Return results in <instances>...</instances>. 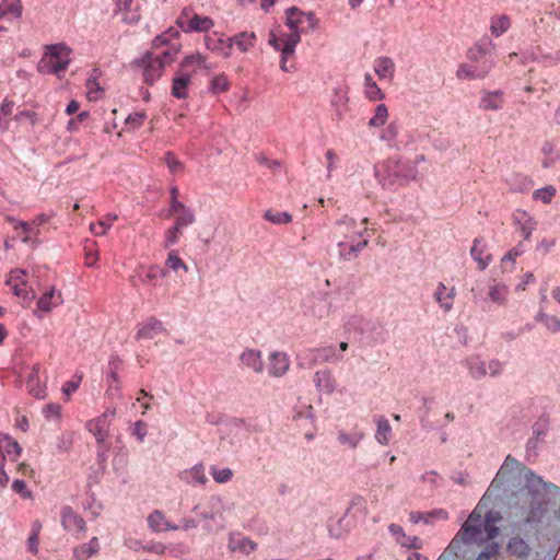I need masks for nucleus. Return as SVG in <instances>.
Returning a JSON list of instances; mask_svg holds the SVG:
<instances>
[{"label":"nucleus","instance_id":"obj_38","mask_svg":"<svg viewBox=\"0 0 560 560\" xmlns=\"http://www.w3.org/2000/svg\"><path fill=\"white\" fill-rule=\"evenodd\" d=\"M392 433V428L386 418H380L377 420V429L375 433L376 441L382 445H387L389 443Z\"/></svg>","mask_w":560,"mask_h":560},{"label":"nucleus","instance_id":"obj_15","mask_svg":"<svg viewBox=\"0 0 560 560\" xmlns=\"http://www.w3.org/2000/svg\"><path fill=\"white\" fill-rule=\"evenodd\" d=\"M191 80L190 71H183L178 69V72L172 80L171 94L175 98L185 100L188 96V85Z\"/></svg>","mask_w":560,"mask_h":560},{"label":"nucleus","instance_id":"obj_37","mask_svg":"<svg viewBox=\"0 0 560 560\" xmlns=\"http://www.w3.org/2000/svg\"><path fill=\"white\" fill-rule=\"evenodd\" d=\"M55 298V289L51 288L49 291L45 292L37 301V308L42 312L48 313L56 305L61 303V293H58L57 302H52L51 300Z\"/></svg>","mask_w":560,"mask_h":560},{"label":"nucleus","instance_id":"obj_9","mask_svg":"<svg viewBox=\"0 0 560 560\" xmlns=\"http://www.w3.org/2000/svg\"><path fill=\"white\" fill-rule=\"evenodd\" d=\"M226 42V48L223 51V57L225 58L231 56L233 44H235L237 48L243 52H246L253 48L256 42V34L254 32H241L233 37H229Z\"/></svg>","mask_w":560,"mask_h":560},{"label":"nucleus","instance_id":"obj_8","mask_svg":"<svg viewBox=\"0 0 560 560\" xmlns=\"http://www.w3.org/2000/svg\"><path fill=\"white\" fill-rule=\"evenodd\" d=\"M176 24L183 32L190 33L207 32L214 25V22L209 16L194 14L187 22L183 21L182 18H177Z\"/></svg>","mask_w":560,"mask_h":560},{"label":"nucleus","instance_id":"obj_45","mask_svg":"<svg viewBox=\"0 0 560 560\" xmlns=\"http://www.w3.org/2000/svg\"><path fill=\"white\" fill-rule=\"evenodd\" d=\"M388 117V109L385 104H378L373 117L369 120V126L378 128L385 125Z\"/></svg>","mask_w":560,"mask_h":560},{"label":"nucleus","instance_id":"obj_41","mask_svg":"<svg viewBox=\"0 0 560 560\" xmlns=\"http://www.w3.org/2000/svg\"><path fill=\"white\" fill-rule=\"evenodd\" d=\"M363 439V434L360 432L347 433L343 430L338 431L337 440L340 444L347 445L350 448H355L360 441Z\"/></svg>","mask_w":560,"mask_h":560},{"label":"nucleus","instance_id":"obj_34","mask_svg":"<svg viewBox=\"0 0 560 560\" xmlns=\"http://www.w3.org/2000/svg\"><path fill=\"white\" fill-rule=\"evenodd\" d=\"M395 65L389 57H378L375 60L374 71L380 78H392Z\"/></svg>","mask_w":560,"mask_h":560},{"label":"nucleus","instance_id":"obj_56","mask_svg":"<svg viewBox=\"0 0 560 560\" xmlns=\"http://www.w3.org/2000/svg\"><path fill=\"white\" fill-rule=\"evenodd\" d=\"M145 118L147 114L144 112H136L127 117L126 124L131 128L137 129L143 125Z\"/></svg>","mask_w":560,"mask_h":560},{"label":"nucleus","instance_id":"obj_11","mask_svg":"<svg viewBox=\"0 0 560 560\" xmlns=\"http://www.w3.org/2000/svg\"><path fill=\"white\" fill-rule=\"evenodd\" d=\"M365 232V229L363 231H358L357 221L349 215H343L335 223V233L337 235L342 236L346 240H352L353 237H363Z\"/></svg>","mask_w":560,"mask_h":560},{"label":"nucleus","instance_id":"obj_22","mask_svg":"<svg viewBox=\"0 0 560 560\" xmlns=\"http://www.w3.org/2000/svg\"><path fill=\"white\" fill-rule=\"evenodd\" d=\"M100 550L97 537H93L89 542L77 546L73 548L72 560H88L96 555Z\"/></svg>","mask_w":560,"mask_h":560},{"label":"nucleus","instance_id":"obj_31","mask_svg":"<svg viewBox=\"0 0 560 560\" xmlns=\"http://www.w3.org/2000/svg\"><path fill=\"white\" fill-rule=\"evenodd\" d=\"M173 215H175L174 226L180 229L182 231L196 221L194 211L185 205H183L182 209H177Z\"/></svg>","mask_w":560,"mask_h":560},{"label":"nucleus","instance_id":"obj_20","mask_svg":"<svg viewBox=\"0 0 560 560\" xmlns=\"http://www.w3.org/2000/svg\"><path fill=\"white\" fill-rule=\"evenodd\" d=\"M349 98L347 95V91L343 88H336L334 90V95L330 101V106L334 110L336 119L339 121L343 118L347 112V103Z\"/></svg>","mask_w":560,"mask_h":560},{"label":"nucleus","instance_id":"obj_46","mask_svg":"<svg viewBox=\"0 0 560 560\" xmlns=\"http://www.w3.org/2000/svg\"><path fill=\"white\" fill-rule=\"evenodd\" d=\"M230 88L229 79L225 74H218L211 81L209 85V91L212 94H220L226 92Z\"/></svg>","mask_w":560,"mask_h":560},{"label":"nucleus","instance_id":"obj_53","mask_svg":"<svg viewBox=\"0 0 560 560\" xmlns=\"http://www.w3.org/2000/svg\"><path fill=\"white\" fill-rule=\"evenodd\" d=\"M120 364V359L118 355H112L108 361V372L107 377L110 378L114 383H118V369Z\"/></svg>","mask_w":560,"mask_h":560},{"label":"nucleus","instance_id":"obj_44","mask_svg":"<svg viewBox=\"0 0 560 560\" xmlns=\"http://www.w3.org/2000/svg\"><path fill=\"white\" fill-rule=\"evenodd\" d=\"M482 547L483 549L477 556L476 560H499L500 546L497 541H491Z\"/></svg>","mask_w":560,"mask_h":560},{"label":"nucleus","instance_id":"obj_54","mask_svg":"<svg viewBox=\"0 0 560 560\" xmlns=\"http://www.w3.org/2000/svg\"><path fill=\"white\" fill-rule=\"evenodd\" d=\"M48 54L52 59L60 60L63 59L62 55L66 54V58H68L69 49L63 44H55L47 47Z\"/></svg>","mask_w":560,"mask_h":560},{"label":"nucleus","instance_id":"obj_18","mask_svg":"<svg viewBox=\"0 0 560 560\" xmlns=\"http://www.w3.org/2000/svg\"><path fill=\"white\" fill-rule=\"evenodd\" d=\"M229 548L233 552L237 551L243 555H250L257 549V544L242 534H231Z\"/></svg>","mask_w":560,"mask_h":560},{"label":"nucleus","instance_id":"obj_57","mask_svg":"<svg viewBox=\"0 0 560 560\" xmlns=\"http://www.w3.org/2000/svg\"><path fill=\"white\" fill-rule=\"evenodd\" d=\"M556 189L552 186H547L545 188L537 189L534 192V197L536 199L541 200L544 203H549L551 198L555 196Z\"/></svg>","mask_w":560,"mask_h":560},{"label":"nucleus","instance_id":"obj_25","mask_svg":"<svg viewBox=\"0 0 560 560\" xmlns=\"http://www.w3.org/2000/svg\"><path fill=\"white\" fill-rule=\"evenodd\" d=\"M315 355L313 358V363L315 362H328L336 363L341 360V355L338 353L337 347L334 345L317 348L314 350Z\"/></svg>","mask_w":560,"mask_h":560},{"label":"nucleus","instance_id":"obj_50","mask_svg":"<svg viewBox=\"0 0 560 560\" xmlns=\"http://www.w3.org/2000/svg\"><path fill=\"white\" fill-rule=\"evenodd\" d=\"M166 266L174 271H177L179 269H183L185 272L188 271L187 265L183 261V259L178 256L177 252L175 250H172L168 254L166 258Z\"/></svg>","mask_w":560,"mask_h":560},{"label":"nucleus","instance_id":"obj_5","mask_svg":"<svg viewBox=\"0 0 560 560\" xmlns=\"http://www.w3.org/2000/svg\"><path fill=\"white\" fill-rule=\"evenodd\" d=\"M135 63L143 69V79L149 85H152L163 73L164 61L160 57H153L150 52L141 59H137Z\"/></svg>","mask_w":560,"mask_h":560},{"label":"nucleus","instance_id":"obj_14","mask_svg":"<svg viewBox=\"0 0 560 560\" xmlns=\"http://www.w3.org/2000/svg\"><path fill=\"white\" fill-rule=\"evenodd\" d=\"M21 452L22 448L18 441L0 431V459L5 460L8 458L15 462L20 457Z\"/></svg>","mask_w":560,"mask_h":560},{"label":"nucleus","instance_id":"obj_24","mask_svg":"<svg viewBox=\"0 0 560 560\" xmlns=\"http://www.w3.org/2000/svg\"><path fill=\"white\" fill-rule=\"evenodd\" d=\"M464 365L467 368L468 374L474 380H481L487 375L486 363L478 355L466 358Z\"/></svg>","mask_w":560,"mask_h":560},{"label":"nucleus","instance_id":"obj_36","mask_svg":"<svg viewBox=\"0 0 560 560\" xmlns=\"http://www.w3.org/2000/svg\"><path fill=\"white\" fill-rule=\"evenodd\" d=\"M456 77L458 79H468V80H478L485 78V71L481 69V71L476 70L475 65L470 63H462L457 71Z\"/></svg>","mask_w":560,"mask_h":560},{"label":"nucleus","instance_id":"obj_59","mask_svg":"<svg viewBox=\"0 0 560 560\" xmlns=\"http://www.w3.org/2000/svg\"><path fill=\"white\" fill-rule=\"evenodd\" d=\"M180 233H182V230L174 225L171 229H168L165 233L164 246L170 247V246L177 244L179 241Z\"/></svg>","mask_w":560,"mask_h":560},{"label":"nucleus","instance_id":"obj_3","mask_svg":"<svg viewBox=\"0 0 560 560\" xmlns=\"http://www.w3.org/2000/svg\"><path fill=\"white\" fill-rule=\"evenodd\" d=\"M415 164L404 161L398 156H392L382 164L374 166V175L383 188L393 190L397 186H405L417 176Z\"/></svg>","mask_w":560,"mask_h":560},{"label":"nucleus","instance_id":"obj_10","mask_svg":"<svg viewBox=\"0 0 560 560\" xmlns=\"http://www.w3.org/2000/svg\"><path fill=\"white\" fill-rule=\"evenodd\" d=\"M290 360L285 352L275 351L269 354L268 373L272 377H282L289 371Z\"/></svg>","mask_w":560,"mask_h":560},{"label":"nucleus","instance_id":"obj_27","mask_svg":"<svg viewBox=\"0 0 560 560\" xmlns=\"http://www.w3.org/2000/svg\"><path fill=\"white\" fill-rule=\"evenodd\" d=\"M503 92L498 90L494 92H486L481 97L479 107L485 110H499L502 108Z\"/></svg>","mask_w":560,"mask_h":560},{"label":"nucleus","instance_id":"obj_35","mask_svg":"<svg viewBox=\"0 0 560 560\" xmlns=\"http://www.w3.org/2000/svg\"><path fill=\"white\" fill-rule=\"evenodd\" d=\"M23 7L20 0H3L0 3V20L7 14H12L19 19L22 16Z\"/></svg>","mask_w":560,"mask_h":560},{"label":"nucleus","instance_id":"obj_7","mask_svg":"<svg viewBox=\"0 0 560 560\" xmlns=\"http://www.w3.org/2000/svg\"><path fill=\"white\" fill-rule=\"evenodd\" d=\"M61 524L62 527L72 533L77 539H81L86 532L85 521L69 506L63 508L61 511Z\"/></svg>","mask_w":560,"mask_h":560},{"label":"nucleus","instance_id":"obj_55","mask_svg":"<svg viewBox=\"0 0 560 560\" xmlns=\"http://www.w3.org/2000/svg\"><path fill=\"white\" fill-rule=\"evenodd\" d=\"M165 163L173 174L178 173L184 168L183 163L177 160L173 152L170 151L165 153Z\"/></svg>","mask_w":560,"mask_h":560},{"label":"nucleus","instance_id":"obj_33","mask_svg":"<svg viewBox=\"0 0 560 560\" xmlns=\"http://www.w3.org/2000/svg\"><path fill=\"white\" fill-rule=\"evenodd\" d=\"M70 63L69 58L56 60L55 62L50 61V63H45L44 60H40L37 69L43 73H52L59 75L60 72L65 71Z\"/></svg>","mask_w":560,"mask_h":560},{"label":"nucleus","instance_id":"obj_4","mask_svg":"<svg viewBox=\"0 0 560 560\" xmlns=\"http://www.w3.org/2000/svg\"><path fill=\"white\" fill-rule=\"evenodd\" d=\"M302 305L312 316L325 318L331 312L330 294L328 292H313L303 299Z\"/></svg>","mask_w":560,"mask_h":560},{"label":"nucleus","instance_id":"obj_6","mask_svg":"<svg viewBox=\"0 0 560 560\" xmlns=\"http://www.w3.org/2000/svg\"><path fill=\"white\" fill-rule=\"evenodd\" d=\"M369 244L368 238L353 237L352 240H341L337 243L338 258L341 261H351L359 256V253Z\"/></svg>","mask_w":560,"mask_h":560},{"label":"nucleus","instance_id":"obj_19","mask_svg":"<svg viewBox=\"0 0 560 560\" xmlns=\"http://www.w3.org/2000/svg\"><path fill=\"white\" fill-rule=\"evenodd\" d=\"M109 421H105L104 418H95L86 422V429L92 433L96 442L102 445L108 438Z\"/></svg>","mask_w":560,"mask_h":560},{"label":"nucleus","instance_id":"obj_39","mask_svg":"<svg viewBox=\"0 0 560 560\" xmlns=\"http://www.w3.org/2000/svg\"><path fill=\"white\" fill-rule=\"evenodd\" d=\"M302 10L296 7H290L285 10V25L290 30H300V25L303 24L304 18L301 16Z\"/></svg>","mask_w":560,"mask_h":560},{"label":"nucleus","instance_id":"obj_40","mask_svg":"<svg viewBox=\"0 0 560 560\" xmlns=\"http://www.w3.org/2000/svg\"><path fill=\"white\" fill-rule=\"evenodd\" d=\"M535 319L541 323L549 331L559 332L560 331V318L553 315H548L544 312H538Z\"/></svg>","mask_w":560,"mask_h":560},{"label":"nucleus","instance_id":"obj_1","mask_svg":"<svg viewBox=\"0 0 560 560\" xmlns=\"http://www.w3.org/2000/svg\"><path fill=\"white\" fill-rule=\"evenodd\" d=\"M500 520L501 516L498 512L485 511L483 506L478 504L451 540L446 550L459 560L466 559L470 547H482L494 541L499 535L497 523Z\"/></svg>","mask_w":560,"mask_h":560},{"label":"nucleus","instance_id":"obj_23","mask_svg":"<svg viewBox=\"0 0 560 560\" xmlns=\"http://www.w3.org/2000/svg\"><path fill=\"white\" fill-rule=\"evenodd\" d=\"M486 249V244L481 237H477L474 240L472 247L470 249V255L474 260L477 261L480 270H485L490 264L491 256H483Z\"/></svg>","mask_w":560,"mask_h":560},{"label":"nucleus","instance_id":"obj_43","mask_svg":"<svg viewBox=\"0 0 560 560\" xmlns=\"http://www.w3.org/2000/svg\"><path fill=\"white\" fill-rule=\"evenodd\" d=\"M510 25L511 22L509 16L506 15H501L498 16L497 19H492L490 26L491 34L495 37H499L510 28Z\"/></svg>","mask_w":560,"mask_h":560},{"label":"nucleus","instance_id":"obj_60","mask_svg":"<svg viewBox=\"0 0 560 560\" xmlns=\"http://www.w3.org/2000/svg\"><path fill=\"white\" fill-rule=\"evenodd\" d=\"M397 542L400 544L404 547L412 548V549H420L422 547V541L417 536H407L405 534L404 538H397Z\"/></svg>","mask_w":560,"mask_h":560},{"label":"nucleus","instance_id":"obj_12","mask_svg":"<svg viewBox=\"0 0 560 560\" xmlns=\"http://www.w3.org/2000/svg\"><path fill=\"white\" fill-rule=\"evenodd\" d=\"M513 222L517 226L525 241H529L533 231L536 230V221L526 211L517 209L513 212Z\"/></svg>","mask_w":560,"mask_h":560},{"label":"nucleus","instance_id":"obj_16","mask_svg":"<svg viewBox=\"0 0 560 560\" xmlns=\"http://www.w3.org/2000/svg\"><path fill=\"white\" fill-rule=\"evenodd\" d=\"M242 364L250 369L254 373L260 374L264 371V361L261 358V351L256 349L246 348L240 355Z\"/></svg>","mask_w":560,"mask_h":560},{"label":"nucleus","instance_id":"obj_48","mask_svg":"<svg viewBox=\"0 0 560 560\" xmlns=\"http://www.w3.org/2000/svg\"><path fill=\"white\" fill-rule=\"evenodd\" d=\"M264 218L273 224H287L292 220V215L287 211L272 212L271 210H267Z\"/></svg>","mask_w":560,"mask_h":560},{"label":"nucleus","instance_id":"obj_58","mask_svg":"<svg viewBox=\"0 0 560 560\" xmlns=\"http://www.w3.org/2000/svg\"><path fill=\"white\" fill-rule=\"evenodd\" d=\"M433 515H439L442 518H446V516H447L446 512H444L442 510L436 511L434 513L427 514V515H424V514H422L420 512H411L410 513V521L412 523H418L420 521L429 523V518L432 517Z\"/></svg>","mask_w":560,"mask_h":560},{"label":"nucleus","instance_id":"obj_13","mask_svg":"<svg viewBox=\"0 0 560 560\" xmlns=\"http://www.w3.org/2000/svg\"><path fill=\"white\" fill-rule=\"evenodd\" d=\"M533 435L526 443L527 455H537L538 444L541 443L548 431V421L546 419H539L533 425Z\"/></svg>","mask_w":560,"mask_h":560},{"label":"nucleus","instance_id":"obj_29","mask_svg":"<svg viewBox=\"0 0 560 560\" xmlns=\"http://www.w3.org/2000/svg\"><path fill=\"white\" fill-rule=\"evenodd\" d=\"M454 294V288L447 292V288L442 282L439 283L436 291L434 292L436 302L440 303L441 307L445 312H448L452 308Z\"/></svg>","mask_w":560,"mask_h":560},{"label":"nucleus","instance_id":"obj_42","mask_svg":"<svg viewBox=\"0 0 560 560\" xmlns=\"http://www.w3.org/2000/svg\"><path fill=\"white\" fill-rule=\"evenodd\" d=\"M301 42V30H291V33L284 38V45L281 52L284 55H293L296 45Z\"/></svg>","mask_w":560,"mask_h":560},{"label":"nucleus","instance_id":"obj_63","mask_svg":"<svg viewBox=\"0 0 560 560\" xmlns=\"http://www.w3.org/2000/svg\"><path fill=\"white\" fill-rule=\"evenodd\" d=\"M167 275V270L159 266H151L145 275L148 281H155L160 278H164Z\"/></svg>","mask_w":560,"mask_h":560},{"label":"nucleus","instance_id":"obj_26","mask_svg":"<svg viewBox=\"0 0 560 560\" xmlns=\"http://www.w3.org/2000/svg\"><path fill=\"white\" fill-rule=\"evenodd\" d=\"M26 387L35 398L45 397V388L39 383V368L34 365L26 377Z\"/></svg>","mask_w":560,"mask_h":560},{"label":"nucleus","instance_id":"obj_62","mask_svg":"<svg viewBox=\"0 0 560 560\" xmlns=\"http://www.w3.org/2000/svg\"><path fill=\"white\" fill-rule=\"evenodd\" d=\"M148 433V425L144 421L138 420L135 422L132 428V434L137 438L139 442H143L145 435Z\"/></svg>","mask_w":560,"mask_h":560},{"label":"nucleus","instance_id":"obj_28","mask_svg":"<svg viewBox=\"0 0 560 560\" xmlns=\"http://www.w3.org/2000/svg\"><path fill=\"white\" fill-rule=\"evenodd\" d=\"M183 478L191 486V487H200L203 486L207 481V476L205 474V468L202 465H196L189 470H185L183 472Z\"/></svg>","mask_w":560,"mask_h":560},{"label":"nucleus","instance_id":"obj_51","mask_svg":"<svg viewBox=\"0 0 560 560\" xmlns=\"http://www.w3.org/2000/svg\"><path fill=\"white\" fill-rule=\"evenodd\" d=\"M468 59L471 63L479 62L486 58H492L488 50L481 46H475L467 52Z\"/></svg>","mask_w":560,"mask_h":560},{"label":"nucleus","instance_id":"obj_2","mask_svg":"<svg viewBox=\"0 0 560 560\" xmlns=\"http://www.w3.org/2000/svg\"><path fill=\"white\" fill-rule=\"evenodd\" d=\"M488 490H560V487L545 481L541 476L508 455Z\"/></svg>","mask_w":560,"mask_h":560},{"label":"nucleus","instance_id":"obj_61","mask_svg":"<svg viewBox=\"0 0 560 560\" xmlns=\"http://www.w3.org/2000/svg\"><path fill=\"white\" fill-rule=\"evenodd\" d=\"M170 194H171V205H170V209H168V217L173 215L177 209H182L183 208V202H180L177 198H178V189L177 187H172L170 189Z\"/></svg>","mask_w":560,"mask_h":560},{"label":"nucleus","instance_id":"obj_49","mask_svg":"<svg viewBox=\"0 0 560 560\" xmlns=\"http://www.w3.org/2000/svg\"><path fill=\"white\" fill-rule=\"evenodd\" d=\"M508 289L504 284H493L489 288V296L490 299L498 303L503 304L506 298Z\"/></svg>","mask_w":560,"mask_h":560},{"label":"nucleus","instance_id":"obj_30","mask_svg":"<svg viewBox=\"0 0 560 560\" xmlns=\"http://www.w3.org/2000/svg\"><path fill=\"white\" fill-rule=\"evenodd\" d=\"M202 66H206V58L201 54L196 52L187 55L179 63V69L190 71L192 74L197 69H201Z\"/></svg>","mask_w":560,"mask_h":560},{"label":"nucleus","instance_id":"obj_21","mask_svg":"<svg viewBox=\"0 0 560 560\" xmlns=\"http://www.w3.org/2000/svg\"><path fill=\"white\" fill-rule=\"evenodd\" d=\"M164 330L165 328L160 319L155 317H150L147 322L139 325V328L136 334V339H152L153 334L162 332Z\"/></svg>","mask_w":560,"mask_h":560},{"label":"nucleus","instance_id":"obj_17","mask_svg":"<svg viewBox=\"0 0 560 560\" xmlns=\"http://www.w3.org/2000/svg\"><path fill=\"white\" fill-rule=\"evenodd\" d=\"M313 382L319 392L327 395H331L336 390V378L328 369L315 372Z\"/></svg>","mask_w":560,"mask_h":560},{"label":"nucleus","instance_id":"obj_64","mask_svg":"<svg viewBox=\"0 0 560 560\" xmlns=\"http://www.w3.org/2000/svg\"><path fill=\"white\" fill-rule=\"evenodd\" d=\"M365 93L371 101H378L384 98V93L375 82H371V84L368 85Z\"/></svg>","mask_w":560,"mask_h":560},{"label":"nucleus","instance_id":"obj_52","mask_svg":"<svg viewBox=\"0 0 560 560\" xmlns=\"http://www.w3.org/2000/svg\"><path fill=\"white\" fill-rule=\"evenodd\" d=\"M211 474H212L213 479L219 483L229 481L233 476V472L230 468L219 469L214 466L211 467Z\"/></svg>","mask_w":560,"mask_h":560},{"label":"nucleus","instance_id":"obj_47","mask_svg":"<svg viewBox=\"0 0 560 560\" xmlns=\"http://www.w3.org/2000/svg\"><path fill=\"white\" fill-rule=\"evenodd\" d=\"M117 219H118L117 214L109 213L107 215V220H102V221H98L97 223H92L90 225V230L96 236L104 235L106 233L107 229L110 228V222H113Z\"/></svg>","mask_w":560,"mask_h":560},{"label":"nucleus","instance_id":"obj_32","mask_svg":"<svg viewBox=\"0 0 560 560\" xmlns=\"http://www.w3.org/2000/svg\"><path fill=\"white\" fill-rule=\"evenodd\" d=\"M148 522L150 527L155 532H165L171 529H177L178 526L171 525L166 520L163 513L160 511H154L150 516L148 517Z\"/></svg>","mask_w":560,"mask_h":560}]
</instances>
